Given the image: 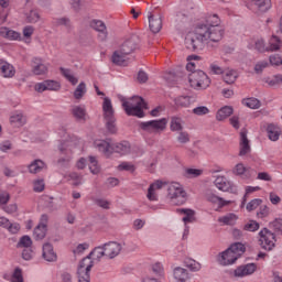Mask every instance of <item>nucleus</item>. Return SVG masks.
I'll list each match as a JSON object with an SVG mask.
<instances>
[{
  "mask_svg": "<svg viewBox=\"0 0 282 282\" xmlns=\"http://www.w3.org/2000/svg\"><path fill=\"white\" fill-rule=\"evenodd\" d=\"M123 111L127 116H134L135 118H144V110L149 109V104L140 96H133L128 101L121 99Z\"/></svg>",
  "mask_w": 282,
  "mask_h": 282,
  "instance_id": "1",
  "label": "nucleus"
},
{
  "mask_svg": "<svg viewBox=\"0 0 282 282\" xmlns=\"http://www.w3.org/2000/svg\"><path fill=\"white\" fill-rule=\"evenodd\" d=\"M167 196L171 198V202L176 206H182L186 204V191L180 185V183H174L167 188Z\"/></svg>",
  "mask_w": 282,
  "mask_h": 282,
  "instance_id": "2",
  "label": "nucleus"
},
{
  "mask_svg": "<svg viewBox=\"0 0 282 282\" xmlns=\"http://www.w3.org/2000/svg\"><path fill=\"white\" fill-rule=\"evenodd\" d=\"M166 124H169V119L162 118L159 120L143 121L139 127L148 133H160L166 129Z\"/></svg>",
  "mask_w": 282,
  "mask_h": 282,
  "instance_id": "3",
  "label": "nucleus"
},
{
  "mask_svg": "<svg viewBox=\"0 0 282 282\" xmlns=\"http://www.w3.org/2000/svg\"><path fill=\"white\" fill-rule=\"evenodd\" d=\"M259 237L260 246L263 250H268V252L274 250V247L276 246V235L274 232L264 227L260 230Z\"/></svg>",
  "mask_w": 282,
  "mask_h": 282,
  "instance_id": "4",
  "label": "nucleus"
},
{
  "mask_svg": "<svg viewBox=\"0 0 282 282\" xmlns=\"http://www.w3.org/2000/svg\"><path fill=\"white\" fill-rule=\"evenodd\" d=\"M188 83L191 87H202L206 89L210 86V77L204 70H195L188 75Z\"/></svg>",
  "mask_w": 282,
  "mask_h": 282,
  "instance_id": "5",
  "label": "nucleus"
},
{
  "mask_svg": "<svg viewBox=\"0 0 282 282\" xmlns=\"http://www.w3.org/2000/svg\"><path fill=\"white\" fill-rule=\"evenodd\" d=\"M91 268H94V261H89L87 264V259H83L77 268L78 282H91Z\"/></svg>",
  "mask_w": 282,
  "mask_h": 282,
  "instance_id": "6",
  "label": "nucleus"
},
{
  "mask_svg": "<svg viewBox=\"0 0 282 282\" xmlns=\"http://www.w3.org/2000/svg\"><path fill=\"white\" fill-rule=\"evenodd\" d=\"M135 50H140V36L133 34L128 40H126L119 51L120 54L129 56V54H133Z\"/></svg>",
  "mask_w": 282,
  "mask_h": 282,
  "instance_id": "7",
  "label": "nucleus"
},
{
  "mask_svg": "<svg viewBox=\"0 0 282 282\" xmlns=\"http://www.w3.org/2000/svg\"><path fill=\"white\" fill-rule=\"evenodd\" d=\"M205 41L200 40L194 33H188L185 37V47L189 52H202L204 50Z\"/></svg>",
  "mask_w": 282,
  "mask_h": 282,
  "instance_id": "8",
  "label": "nucleus"
},
{
  "mask_svg": "<svg viewBox=\"0 0 282 282\" xmlns=\"http://www.w3.org/2000/svg\"><path fill=\"white\" fill-rule=\"evenodd\" d=\"M104 249L106 250V257L116 259V257L122 252V245H120V242L109 241L104 243Z\"/></svg>",
  "mask_w": 282,
  "mask_h": 282,
  "instance_id": "9",
  "label": "nucleus"
},
{
  "mask_svg": "<svg viewBox=\"0 0 282 282\" xmlns=\"http://www.w3.org/2000/svg\"><path fill=\"white\" fill-rule=\"evenodd\" d=\"M251 148H250V140L248 139V130L243 128L240 131V152L239 155H248L250 153Z\"/></svg>",
  "mask_w": 282,
  "mask_h": 282,
  "instance_id": "10",
  "label": "nucleus"
},
{
  "mask_svg": "<svg viewBox=\"0 0 282 282\" xmlns=\"http://www.w3.org/2000/svg\"><path fill=\"white\" fill-rule=\"evenodd\" d=\"M31 63L32 73L35 76H45V74H47V66L43 64V59L41 57H33Z\"/></svg>",
  "mask_w": 282,
  "mask_h": 282,
  "instance_id": "11",
  "label": "nucleus"
},
{
  "mask_svg": "<svg viewBox=\"0 0 282 282\" xmlns=\"http://www.w3.org/2000/svg\"><path fill=\"white\" fill-rule=\"evenodd\" d=\"M42 257L44 261H48L50 263L56 261L58 256L54 252V246L50 242H45L42 247Z\"/></svg>",
  "mask_w": 282,
  "mask_h": 282,
  "instance_id": "12",
  "label": "nucleus"
},
{
  "mask_svg": "<svg viewBox=\"0 0 282 282\" xmlns=\"http://www.w3.org/2000/svg\"><path fill=\"white\" fill-rule=\"evenodd\" d=\"M237 256L232 253L231 251L227 252V249L218 254L217 261L220 263V265H232L237 261Z\"/></svg>",
  "mask_w": 282,
  "mask_h": 282,
  "instance_id": "13",
  "label": "nucleus"
},
{
  "mask_svg": "<svg viewBox=\"0 0 282 282\" xmlns=\"http://www.w3.org/2000/svg\"><path fill=\"white\" fill-rule=\"evenodd\" d=\"M254 272H257V264L248 263V264L238 267L234 271V274H235V276H248L250 274H254Z\"/></svg>",
  "mask_w": 282,
  "mask_h": 282,
  "instance_id": "14",
  "label": "nucleus"
},
{
  "mask_svg": "<svg viewBox=\"0 0 282 282\" xmlns=\"http://www.w3.org/2000/svg\"><path fill=\"white\" fill-rule=\"evenodd\" d=\"M224 34L226 31L221 26H212L209 28V33L207 35V41H212L213 43H219L221 39H224Z\"/></svg>",
  "mask_w": 282,
  "mask_h": 282,
  "instance_id": "15",
  "label": "nucleus"
},
{
  "mask_svg": "<svg viewBox=\"0 0 282 282\" xmlns=\"http://www.w3.org/2000/svg\"><path fill=\"white\" fill-rule=\"evenodd\" d=\"M111 153H119L120 155H127L131 153V144L128 141H122L120 143H111Z\"/></svg>",
  "mask_w": 282,
  "mask_h": 282,
  "instance_id": "16",
  "label": "nucleus"
},
{
  "mask_svg": "<svg viewBox=\"0 0 282 282\" xmlns=\"http://www.w3.org/2000/svg\"><path fill=\"white\" fill-rule=\"evenodd\" d=\"M269 140L276 142L281 138V128L274 123H269L265 128Z\"/></svg>",
  "mask_w": 282,
  "mask_h": 282,
  "instance_id": "17",
  "label": "nucleus"
},
{
  "mask_svg": "<svg viewBox=\"0 0 282 282\" xmlns=\"http://www.w3.org/2000/svg\"><path fill=\"white\" fill-rule=\"evenodd\" d=\"M214 184L218 191H223L224 193H228L232 189V183H230L225 176H217Z\"/></svg>",
  "mask_w": 282,
  "mask_h": 282,
  "instance_id": "18",
  "label": "nucleus"
},
{
  "mask_svg": "<svg viewBox=\"0 0 282 282\" xmlns=\"http://www.w3.org/2000/svg\"><path fill=\"white\" fill-rule=\"evenodd\" d=\"M210 28H208L205 23H198L194 31V35H196L198 39L203 41H208V33H209Z\"/></svg>",
  "mask_w": 282,
  "mask_h": 282,
  "instance_id": "19",
  "label": "nucleus"
},
{
  "mask_svg": "<svg viewBox=\"0 0 282 282\" xmlns=\"http://www.w3.org/2000/svg\"><path fill=\"white\" fill-rule=\"evenodd\" d=\"M149 28L152 34H158L162 30V17L155 18L152 13L149 14Z\"/></svg>",
  "mask_w": 282,
  "mask_h": 282,
  "instance_id": "20",
  "label": "nucleus"
},
{
  "mask_svg": "<svg viewBox=\"0 0 282 282\" xmlns=\"http://www.w3.org/2000/svg\"><path fill=\"white\" fill-rule=\"evenodd\" d=\"M0 36H2L3 39H8L9 41L21 40V33L6 26L0 28Z\"/></svg>",
  "mask_w": 282,
  "mask_h": 282,
  "instance_id": "21",
  "label": "nucleus"
},
{
  "mask_svg": "<svg viewBox=\"0 0 282 282\" xmlns=\"http://www.w3.org/2000/svg\"><path fill=\"white\" fill-rule=\"evenodd\" d=\"M0 72L3 78H14V74H17L14 66L8 62L0 63Z\"/></svg>",
  "mask_w": 282,
  "mask_h": 282,
  "instance_id": "22",
  "label": "nucleus"
},
{
  "mask_svg": "<svg viewBox=\"0 0 282 282\" xmlns=\"http://www.w3.org/2000/svg\"><path fill=\"white\" fill-rule=\"evenodd\" d=\"M43 169H47V165L43 160L36 159L31 162V164L28 165L29 173L36 175V173H41Z\"/></svg>",
  "mask_w": 282,
  "mask_h": 282,
  "instance_id": "23",
  "label": "nucleus"
},
{
  "mask_svg": "<svg viewBox=\"0 0 282 282\" xmlns=\"http://www.w3.org/2000/svg\"><path fill=\"white\" fill-rule=\"evenodd\" d=\"M47 236V225L45 223H40L33 231V237L35 241H41Z\"/></svg>",
  "mask_w": 282,
  "mask_h": 282,
  "instance_id": "24",
  "label": "nucleus"
},
{
  "mask_svg": "<svg viewBox=\"0 0 282 282\" xmlns=\"http://www.w3.org/2000/svg\"><path fill=\"white\" fill-rule=\"evenodd\" d=\"M174 279L177 282H186L191 279V274H188V270L182 267H176L174 269Z\"/></svg>",
  "mask_w": 282,
  "mask_h": 282,
  "instance_id": "25",
  "label": "nucleus"
},
{
  "mask_svg": "<svg viewBox=\"0 0 282 282\" xmlns=\"http://www.w3.org/2000/svg\"><path fill=\"white\" fill-rule=\"evenodd\" d=\"M253 6H256L258 12L262 14L268 12L272 8V0H251Z\"/></svg>",
  "mask_w": 282,
  "mask_h": 282,
  "instance_id": "26",
  "label": "nucleus"
},
{
  "mask_svg": "<svg viewBox=\"0 0 282 282\" xmlns=\"http://www.w3.org/2000/svg\"><path fill=\"white\" fill-rule=\"evenodd\" d=\"M102 111H104V118L116 117L113 111V106L111 105V99L109 97L104 98Z\"/></svg>",
  "mask_w": 282,
  "mask_h": 282,
  "instance_id": "27",
  "label": "nucleus"
},
{
  "mask_svg": "<svg viewBox=\"0 0 282 282\" xmlns=\"http://www.w3.org/2000/svg\"><path fill=\"white\" fill-rule=\"evenodd\" d=\"M234 109L231 106H224L216 113V119L221 122V120H226V118H230L234 113Z\"/></svg>",
  "mask_w": 282,
  "mask_h": 282,
  "instance_id": "28",
  "label": "nucleus"
},
{
  "mask_svg": "<svg viewBox=\"0 0 282 282\" xmlns=\"http://www.w3.org/2000/svg\"><path fill=\"white\" fill-rule=\"evenodd\" d=\"M95 149H98L101 153H111V143L107 140H96L94 142Z\"/></svg>",
  "mask_w": 282,
  "mask_h": 282,
  "instance_id": "29",
  "label": "nucleus"
},
{
  "mask_svg": "<svg viewBox=\"0 0 282 282\" xmlns=\"http://www.w3.org/2000/svg\"><path fill=\"white\" fill-rule=\"evenodd\" d=\"M230 251L234 253V256L237 257V259H239V257L246 252V246L241 242H235L229 248H227V252Z\"/></svg>",
  "mask_w": 282,
  "mask_h": 282,
  "instance_id": "30",
  "label": "nucleus"
},
{
  "mask_svg": "<svg viewBox=\"0 0 282 282\" xmlns=\"http://www.w3.org/2000/svg\"><path fill=\"white\" fill-rule=\"evenodd\" d=\"M177 213H181V215H185L183 217L184 224H191L195 221V210L191 208H181V209H177Z\"/></svg>",
  "mask_w": 282,
  "mask_h": 282,
  "instance_id": "31",
  "label": "nucleus"
},
{
  "mask_svg": "<svg viewBox=\"0 0 282 282\" xmlns=\"http://www.w3.org/2000/svg\"><path fill=\"white\" fill-rule=\"evenodd\" d=\"M281 39L276 35H272L269 40V46H267L268 52H279L281 50Z\"/></svg>",
  "mask_w": 282,
  "mask_h": 282,
  "instance_id": "32",
  "label": "nucleus"
},
{
  "mask_svg": "<svg viewBox=\"0 0 282 282\" xmlns=\"http://www.w3.org/2000/svg\"><path fill=\"white\" fill-rule=\"evenodd\" d=\"M106 120V129L111 135L118 133V127L116 126V117H104Z\"/></svg>",
  "mask_w": 282,
  "mask_h": 282,
  "instance_id": "33",
  "label": "nucleus"
},
{
  "mask_svg": "<svg viewBox=\"0 0 282 282\" xmlns=\"http://www.w3.org/2000/svg\"><path fill=\"white\" fill-rule=\"evenodd\" d=\"M59 72H61L62 76H64V78H66V80H68V83L73 84V85H78V79L76 76H74L72 74V69L65 68V67H59Z\"/></svg>",
  "mask_w": 282,
  "mask_h": 282,
  "instance_id": "34",
  "label": "nucleus"
},
{
  "mask_svg": "<svg viewBox=\"0 0 282 282\" xmlns=\"http://www.w3.org/2000/svg\"><path fill=\"white\" fill-rule=\"evenodd\" d=\"M184 265H185V268L191 270V272H199L202 270V264L191 258H186L184 260Z\"/></svg>",
  "mask_w": 282,
  "mask_h": 282,
  "instance_id": "35",
  "label": "nucleus"
},
{
  "mask_svg": "<svg viewBox=\"0 0 282 282\" xmlns=\"http://www.w3.org/2000/svg\"><path fill=\"white\" fill-rule=\"evenodd\" d=\"M124 56L120 51H115L111 57V62L115 65L124 66L127 65V59H124Z\"/></svg>",
  "mask_w": 282,
  "mask_h": 282,
  "instance_id": "36",
  "label": "nucleus"
},
{
  "mask_svg": "<svg viewBox=\"0 0 282 282\" xmlns=\"http://www.w3.org/2000/svg\"><path fill=\"white\" fill-rule=\"evenodd\" d=\"M207 199L212 202V204H219V208H224V206H228V204H232L230 200H225L223 197H219L215 194L208 195Z\"/></svg>",
  "mask_w": 282,
  "mask_h": 282,
  "instance_id": "37",
  "label": "nucleus"
},
{
  "mask_svg": "<svg viewBox=\"0 0 282 282\" xmlns=\"http://www.w3.org/2000/svg\"><path fill=\"white\" fill-rule=\"evenodd\" d=\"M242 105L249 107V109H259L261 107V101L254 97L242 99Z\"/></svg>",
  "mask_w": 282,
  "mask_h": 282,
  "instance_id": "38",
  "label": "nucleus"
},
{
  "mask_svg": "<svg viewBox=\"0 0 282 282\" xmlns=\"http://www.w3.org/2000/svg\"><path fill=\"white\" fill-rule=\"evenodd\" d=\"M219 23H221V20H219V17L217 14L207 15L205 18V24L208 28H218Z\"/></svg>",
  "mask_w": 282,
  "mask_h": 282,
  "instance_id": "39",
  "label": "nucleus"
},
{
  "mask_svg": "<svg viewBox=\"0 0 282 282\" xmlns=\"http://www.w3.org/2000/svg\"><path fill=\"white\" fill-rule=\"evenodd\" d=\"M264 83H267L269 87H279L282 85V75L278 74V75H274L272 78L267 77L264 78Z\"/></svg>",
  "mask_w": 282,
  "mask_h": 282,
  "instance_id": "40",
  "label": "nucleus"
},
{
  "mask_svg": "<svg viewBox=\"0 0 282 282\" xmlns=\"http://www.w3.org/2000/svg\"><path fill=\"white\" fill-rule=\"evenodd\" d=\"M85 94H87V85L85 84V82H82L74 91V98L76 100H80V98H83Z\"/></svg>",
  "mask_w": 282,
  "mask_h": 282,
  "instance_id": "41",
  "label": "nucleus"
},
{
  "mask_svg": "<svg viewBox=\"0 0 282 282\" xmlns=\"http://www.w3.org/2000/svg\"><path fill=\"white\" fill-rule=\"evenodd\" d=\"M218 221L220 224H225V226H235V223L237 221V215L228 214L226 216L218 218Z\"/></svg>",
  "mask_w": 282,
  "mask_h": 282,
  "instance_id": "42",
  "label": "nucleus"
},
{
  "mask_svg": "<svg viewBox=\"0 0 282 282\" xmlns=\"http://www.w3.org/2000/svg\"><path fill=\"white\" fill-rule=\"evenodd\" d=\"M202 173H204V171H202L199 169L188 167V169H185V172L183 175L187 180H193L195 177H199V175H202Z\"/></svg>",
  "mask_w": 282,
  "mask_h": 282,
  "instance_id": "43",
  "label": "nucleus"
},
{
  "mask_svg": "<svg viewBox=\"0 0 282 282\" xmlns=\"http://www.w3.org/2000/svg\"><path fill=\"white\" fill-rule=\"evenodd\" d=\"M184 72H186L184 67H178L175 70H171L167 74L166 80H171V78H173V80H177V78H184Z\"/></svg>",
  "mask_w": 282,
  "mask_h": 282,
  "instance_id": "44",
  "label": "nucleus"
},
{
  "mask_svg": "<svg viewBox=\"0 0 282 282\" xmlns=\"http://www.w3.org/2000/svg\"><path fill=\"white\" fill-rule=\"evenodd\" d=\"M171 131H182L184 126H182V118L180 117H172L170 123Z\"/></svg>",
  "mask_w": 282,
  "mask_h": 282,
  "instance_id": "45",
  "label": "nucleus"
},
{
  "mask_svg": "<svg viewBox=\"0 0 282 282\" xmlns=\"http://www.w3.org/2000/svg\"><path fill=\"white\" fill-rule=\"evenodd\" d=\"M91 254H94L96 261H100L102 257H107V252L105 250V245L95 247L91 250Z\"/></svg>",
  "mask_w": 282,
  "mask_h": 282,
  "instance_id": "46",
  "label": "nucleus"
},
{
  "mask_svg": "<svg viewBox=\"0 0 282 282\" xmlns=\"http://www.w3.org/2000/svg\"><path fill=\"white\" fill-rule=\"evenodd\" d=\"M17 248H32V238L30 236H22L17 243Z\"/></svg>",
  "mask_w": 282,
  "mask_h": 282,
  "instance_id": "47",
  "label": "nucleus"
},
{
  "mask_svg": "<svg viewBox=\"0 0 282 282\" xmlns=\"http://www.w3.org/2000/svg\"><path fill=\"white\" fill-rule=\"evenodd\" d=\"M223 80H224L227 85H232V84H235V82L237 80V73L234 72V70L227 72V73L223 76Z\"/></svg>",
  "mask_w": 282,
  "mask_h": 282,
  "instance_id": "48",
  "label": "nucleus"
},
{
  "mask_svg": "<svg viewBox=\"0 0 282 282\" xmlns=\"http://www.w3.org/2000/svg\"><path fill=\"white\" fill-rule=\"evenodd\" d=\"M73 116L77 119V120H85V116H86V110L85 108L80 107V106H76L75 108H73L72 110Z\"/></svg>",
  "mask_w": 282,
  "mask_h": 282,
  "instance_id": "49",
  "label": "nucleus"
},
{
  "mask_svg": "<svg viewBox=\"0 0 282 282\" xmlns=\"http://www.w3.org/2000/svg\"><path fill=\"white\" fill-rule=\"evenodd\" d=\"M176 107H191V96H181L175 99Z\"/></svg>",
  "mask_w": 282,
  "mask_h": 282,
  "instance_id": "50",
  "label": "nucleus"
},
{
  "mask_svg": "<svg viewBox=\"0 0 282 282\" xmlns=\"http://www.w3.org/2000/svg\"><path fill=\"white\" fill-rule=\"evenodd\" d=\"M260 225L257 220H249L245 226L243 230H247L248 232H257L259 230Z\"/></svg>",
  "mask_w": 282,
  "mask_h": 282,
  "instance_id": "51",
  "label": "nucleus"
},
{
  "mask_svg": "<svg viewBox=\"0 0 282 282\" xmlns=\"http://www.w3.org/2000/svg\"><path fill=\"white\" fill-rule=\"evenodd\" d=\"M269 227L272 228L274 232L282 235V218H275L269 224Z\"/></svg>",
  "mask_w": 282,
  "mask_h": 282,
  "instance_id": "52",
  "label": "nucleus"
},
{
  "mask_svg": "<svg viewBox=\"0 0 282 282\" xmlns=\"http://www.w3.org/2000/svg\"><path fill=\"white\" fill-rule=\"evenodd\" d=\"M261 204H263V200L261 198L252 199L247 204V210L249 213H252V210H257V208H259Z\"/></svg>",
  "mask_w": 282,
  "mask_h": 282,
  "instance_id": "53",
  "label": "nucleus"
},
{
  "mask_svg": "<svg viewBox=\"0 0 282 282\" xmlns=\"http://www.w3.org/2000/svg\"><path fill=\"white\" fill-rule=\"evenodd\" d=\"M11 124H17V127H23L25 124V119L23 118V115H13L10 118Z\"/></svg>",
  "mask_w": 282,
  "mask_h": 282,
  "instance_id": "54",
  "label": "nucleus"
},
{
  "mask_svg": "<svg viewBox=\"0 0 282 282\" xmlns=\"http://www.w3.org/2000/svg\"><path fill=\"white\" fill-rule=\"evenodd\" d=\"M252 171V169L250 167H246L243 165V163H238L236 166H235V170H234V173L236 175H245V173H250Z\"/></svg>",
  "mask_w": 282,
  "mask_h": 282,
  "instance_id": "55",
  "label": "nucleus"
},
{
  "mask_svg": "<svg viewBox=\"0 0 282 282\" xmlns=\"http://www.w3.org/2000/svg\"><path fill=\"white\" fill-rule=\"evenodd\" d=\"M176 140L177 142H180V144H188V142H191V134H188V132L186 131L181 130Z\"/></svg>",
  "mask_w": 282,
  "mask_h": 282,
  "instance_id": "56",
  "label": "nucleus"
},
{
  "mask_svg": "<svg viewBox=\"0 0 282 282\" xmlns=\"http://www.w3.org/2000/svg\"><path fill=\"white\" fill-rule=\"evenodd\" d=\"M90 28H93V30H96L97 32H102V30H107V25H105V22L100 20H93L90 22Z\"/></svg>",
  "mask_w": 282,
  "mask_h": 282,
  "instance_id": "57",
  "label": "nucleus"
},
{
  "mask_svg": "<svg viewBox=\"0 0 282 282\" xmlns=\"http://www.w3.org/2000/svg\"><path fill=\"white\" fill-rule=\"evenodd\" d=\"M39 19H41V15L34 10L26 13V23H37Z\"/></svg>",
  "mask_w": 282,
  "mask_h": 282,
  "instance_id": "58",
  "label": "nucleus"
},
{
  "mask_svg": "<svg viewBox=\"0 0 282 282\" xmlns=\"http://www.w3.org/2000/svg\"><path fill=\"white\" fill-rule=\"evenodd\" d=\"M46 90L48 91H58L61 89V84L56 80H45Z\"/></svg>",
  "mask_w": 282,
  "mask_h": 282,
  "instance_id": "59",
  "label": "nucleus"
},
{
  "mask_svg": "<svg viewBox=\"0 0 282 282\" xmlns=\"http://www.w3.org/2000/svg\"><path fill=\"white\" fill-rule=\"evenodd\" d=\"M192 113L195 116H206L207 113H210V110L206 106H198L192 110Z\"/></svg>",
  "mask_w": 282,
  "mask_h": 282,
  "instance_id": "60",
  "label": "nucleus"
},
{
  "mask_svg": "<svg viewBox=\"0 0 282 282\" xmlns=\"http://www.w3.org/2000/svg\"><path fill=\"white\" fill-rule=\"evenodd\" d=\"M152 272L159 278L164 276V268L162 267V263L156 262L155 264H153Z\"/></svg>",
  "mask_w": 282,
  "mask_h": 282,
  "instance_id": "61",
  "label": "nucleus"
},
{
  "mask_svg": "<svg viewBox=\"0 0 282 282\" xmlns=\"http://www.w3.org/2000/svg\"><path fill=\"white\" fill-rule=\"evenodd\" d=\"M12 282H23V272L21 268H15L13 275H12Z\"/></svg>",
  "mask_w": 282,
  "mask_h": 282,
  "instance_id": "62",
  "label": "nucleus"
},
{
  "mask_svg": "<svg viewBox=\"0 0 282 282\" xmlns=\"http://www.w3.org/2000/svg\"><path fill=\"white\" fill-rule=\"evenodd\" d=\"M33 257H34V250H32L30 247L26 249H23L22 259H24V261H31Z\"/></svg>",
  "mask_w": 282,
  "mask_h": 282,
  "instance_id": "63",
  "label": "nucleus"
},
{
  "mask_svg": "<svg viewBox=\"0 0 282 282\" xmlns=\"http://www.w3.org/2000/svg\"><path fill=\"white\" fill-rule=\"evenodd\" d=\"M254 47L257 52H260V53L268 52V46H265V42L263 40L256 41Z\"/></svg>",
  "mask_w": 282,
  "mask_h": 282,
  "instance_id": "64",
  "label": "nucleus"
}]
</instances>
